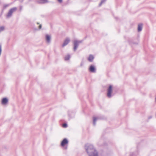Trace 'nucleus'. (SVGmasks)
<instances>
[{"label":"nucleus","mask_w":156,"mask_h":156,"mask_svg":"<svg viewBox=\"0 0 156 156\" xmlns=\"http://www.w3.org/2000/svg\"><path fill=\"white\" fill-rule=\"evenodd\" d=\"M68 143V140H67V139H64L62 141V142L61 143V146L62 147H65V146H66L67 145Z\"/></svg>","instance_id":"20e7f679"},{"label":"nucleus","mask_w":156,"mask_h":156,"mask_svg":"<svg viewBox=\"0 0 156 156\" xmlns=\"http://www.w3.org/2000/svg\"><path fill=\"white\" fill-rule=\"evenodd\" d=\"M57 1L59 3H61L62 2V0H57Z\"/></svg>","instance_id":"6ab92c4d"},{"label":"nucleus","mask_w":156,"mask_h":156,"mask_svg":"<svg viewBox=\"0 0 156 156\" xmlns=\"http://www.w3.org/2000/svg\"><path fill=\"white\" fill-rule=\"evenodd\" d=\"M152 117V116H150L149 117H148V119H151V118Z\"/></svg>","instance_id":"5701e85b"},{"label":"nucleus","mask_w":156,"mask_h":156,"mask_svg":"<svg viewBox=\"0 0 156 156\" xmlns=\"http://www.w3.org/2000/svg\"><path fill=\"white\" fill-rule=\"evenodd\" d=\"M46 40L48 42H50V37L49 35H46Z\"/></svg>","instance_id":"9d476101"},{"label":"nucleus","mask_w":156,"mask_h":156,"mask_svg":"<svg viewBox=\"0 0 156 156\" xmlns=\"http://www.w3.org/2000/svg\"><path fill=\"white\" fill-rule=\"evenodd\" d=\"M99 119V118L98 117H93V124L94 126L96 125V122Z\"/></svg>","instance_id":"6e6552de"},{"label":"nucleus","mask_w":156,"mask_h":156,"mask_svg":"<svg viewBox=\"0 0 156 156\" xmlns=\"http://www.w3.org/2000/svg\"><path fill=\"white\" fill-rule=\"evenodd\" d=\"M1 51H2L1 46V45H0V55H1Z\"/></svg>","instance_id":"a211bd4d"},{"label":"nucleus","mask_w":156,"mask_h":156,"mask_svg":"<svg viewBox=\"0 0 156 156\" xmlns=\"http://www.w3.org/2000/svg\"><path fill=\"white\" fill-rule=\"evenodd\" d=\"M83 65V62H82L80 64V66H82Z\"/></svg>","instance_id":"4be33fe9"},{"label":"nucleus","mask_w":156,"mask_h":156,"mask_svg":"<svg viewBox=\"0 0 156 156\" xmlns=\"http://www.w3.org/2000/svg\"><path fill=\"white\" fill-rule=\"evenodd\" d=\"M95 57L94 55L91 54L89 55V57L88 58H94Z\"/></svg>","instance_id":"9b49d317"},{"label":"nucleus","mask_w":156,"mask_h":156,"mask_svg":"<svg viewBox=\"0 0 156 156\" xmlns=\"http://www.w3.org/2000/svg\"><path fill=\"white\" fill-rule=\"evenodd\" d=\"M4 29V28L3 27H0V31L3 30Z\"/></svg>","instance_id":"4468645a"},{"label":"nucleus","mask_w":156,"mask_h":156,"mask_svg":"<svg viewBox=\"0 0 156 156\" xmlns=\"http://www.w3.org/2000/svg\"><path fill=\"white\" fill-rule=\"evenodd\" d=\"M89 62H93V59H88Z\"/></svg>","instance_id":"f3484780"},{"label":"nucleus","mask_w":156,"mask_h":156,"mask_svg":"<svg viewBox=\"0 0 156 156\" xmlns=\"http://www.w3.org/2000/svg\"><path fill=\"white\" fill-rule=\"evenodd\" d=\"M62 127H67V125L66 124H64L62 125Z\"/></svg>","instance_id":"dca6fc26"},{"label":"nucleus","mask_w":156,"mask_h":156,"mask_svg":"<svg viewBox=\"0 0 156 156\" xmlns=\"http://www.w3.org/2000/svg\"><path fill=\"white\" fill-rule=\"evenodd\" d=\"M68 43V40H66L65 42L63 44V46H65Z\"/></svg>","instance_id":"f8f14e48"},{"label":"nucleus","mask_w":156,"mask_h":156,"mask_svg":"<svg viewBox=\"0 0 156 156\" xmlns=\"http://www.w3.org/2000/svg\"><path fill=\"white\" fill-rule=\"evenodd\" d=\"M41 25H40L39 26V29H41Z\"/></svg>","instance_id":"412c9836"},{"label":"nucleus","mask_w":156,"mask_h":156,"mask_svg":"<svg viewBox=\"0 0 156 156\" xmlns=\"http://www.w3.org/2000/svg\"><path fill=\"white\" fill-rule=\"evenodd\" d=\"M16 10V8H13L11 9L8 12L7 16L8 17H9L11 16L13 12L15 11Z\"/></svg>","instance_id":"423d86ee"},{"label":"nucleus","mask_w":156,"mask_h":156,"mask_svg":"<svg viewBox=\"0 0 156 156\" xmlns=\"http://www.w3.org/2000/svg\"><path fill=\"white\" fill-rule=\"evenodd\" d=\"M74 116V113H73L72 114V117H71L72 118V117H73Z\"/></svg>","instance_id":"aec40b11"},{"label":"nucleus","mask_w":156,"mask_h":156,"mask_svg":"<svg viewBox=\"0 0 156 156\" xmlns=\"http://www.w3.org/2000/svg\"><path fill=\"white\" fill-rule=\"evenodd\" d=\"M8 101V99L6 98H4L2 100V103L3 104H6Z\"/></svg>","instance_id":"1a4fd4ad"},{"label":"nucleus","mask_w":156,"mask_h":156,"mask_svg":"<svg viewBox=\"0 0 156 156\" xmlns=\"http://www.w3.org/2000/svg\"><path fill=\"white\" fill-rule=\"evenodd\" d=\"M85 148L89 156H98L97 151L92 144H86Z\"/></svg>","instance_id":"f257e3e1"},{"label":"nucleus","mask_w":156,"mask_h":156,"mask_svg":"<svg viewBox=\"0 0 156 156\" xmlns=\"http://www.w3.org/2000/svg\"><path fill=\"white\" fill-rule=\"evenodd\" d=\"M143 25L142 24L140 23L138 25V31L140 32L141 31L142 29Z\"/></svg>","instance_id":"0eeeda50"},{"label":"nucleus","mask_w":156,"mask_h":156,"mask_svg":"<svg viewBox=\"0 0 156 156\" xmlns=\"http://www.w3.org/2000/svg\"><path fill=\"white\" fill-rule=\"evenodd\" d=\"M69 58H70L69 56Z\"/></svg>","instance_id":"b1692460"},{"label":"nucleus","mask_w":156,"mask_h":156,"mask_svg":"<svg viewBox=\"0 0 156 156\" xmlns=\"http://www.w3.org/2000/svg\"><path fill=\"white\" fill-rule=\"evenodd\" d=\"M112 85L109 86L108 89L107 95L108 98H110L113 96L112 93Z\"/></svg>","instance_id":"f03ea898"},{"label":"nucleus","mask_w":156,"mask_h":156,"mask_svg":"<svg viewBox=\"0 0 156 156\" xmlns=\"http://www.w3.org/2000/svg\"><path fill=\"white\" fill-rule=\"evenodd\" d=\"M89 70L91 73H95L96 72V69L95 67L93 65L90 66L89 68Z\"/></svg>","instance_id":"39448f33"},{"label":"nucleus","mask_w":156,"mask_h":156,"mask_svg":"<svg viewBox=\"0 0 156 156\" xmlns=\"http://www.w3.org/2000/svg\"><path fill=\"white\" fill-rule=\"evenodd\" d=\"M82 42V41L76 40L74 41L73 50L75 51L77 49L79 45Z\"/></svg>","instance_id":"7ed1b4c3"},{"label":"nucleus","mask_w":156,"mask_h":156,"mask_svg":"<svg viewBox=\"0 0 156 156\" xmlns=\"http://www.w3.org/2000/svg\"><path fill=\"white\" fill-rule=\"evenodd\" d=\"M130 156H136V155L135 153H132L130 154Z\"/></svg>","instance_id":"2eb2a0df"},{"label":"nucleus","mask_w":156,"mask_h":156,"mask_svg":"<svg viewBox=\"0 0 156 156\" xmlns=\"http://www.w3.org/2000/svg\"><path fill=\"white\" fill-rule=\"evenodd\" d=\"M106 0H102L99 4V6H101L103 3L105 2Z\"/></svg>","instance_id":"ddd939ff"}]
</instances>
